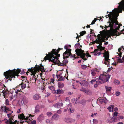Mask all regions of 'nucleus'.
Returning <instances> with one entry per match:
<instances>
[{
    "label": "nucleus",
    "instance_id": "obj_51",
    "mask_svg": "<svg viewBox=\"0 0 124 124\" xmlns=\"http://www.w3.org/2000/svg\"><path fill=\"white\" fill-rule=\"evenodd\" d=\"M93 123H94L95 124H96L98 122V121L96 119H93Z\"/></svg>",
    "mask_w": 124,
    "mask_h": 124
},
{
    "label": "nucleus",
    "instance_id": "obj_45",
    "mask_svg": "<svg viewBox=\"0 0 124 124\" xmlns=\"http://www.w3.org/2000/svg\"><path fill=\"white\" fill-rule=\"evenodd\" d=\"M86 102V101L84 100H82L81 101V103L82 104V105H83L85 104Z\"/></svg>",
    "mask_w": 124,
    "mask_h": 124
},
{
    "label": "nucleus",
    "instance_id": "obj_53",
    "mask_svg": "<svg viewBox=\"0 0 124 124\" xmlns=\"http://www.w3.org/2000/svg\"><path fill=\"white\" fill-rule=\"evenodd\" d=\"M31 74V75H33V76L32 77L34 78H35V79H36L37 78H36V77L35 76V74H36V72H34V73H33L32 74Z\"/></svg>",
    "mask_w": 124,
    "mask_h": 124
},
{
    "label": "nucleus",
    "instance_id": "obj_64",
    "mask_svg": "<svg viewBox=\"0 0 124 124\" xmlns=\"http://www.w3.org/2000/svg\"><path fill=\"white\" fill-rule=\"evenodd\" d=\"M120 94V93L119 92H116V95L117 96H119Z\"/></svg>",
    "mask_w": 124,
    "mask_h": 124
},
{
    "label": "nucleus",
    "instance_id": "obj_31",
    "mask_svg": "<svg viewBox=\"0 0 124 124\" xmlns=\"http://www.w3.org/2000/svg\"><path fill=\"white\" fill-rule=\"evenodd\" d=\"M58 87L59 88H62L64 86V84L63 83H62L61 82H58Z\"/></svg>",
    "mask_w": 124,
    "mask_h": 124
},
{
    "label": "nucleus",
    "instance_id": "obj_15",
    "mask_svg": "<svg viewBox=\"0 0 124 124\" xmlns=\"http://www.w3.org/2000/svg\"><path fill=\"white\" fill-rule=\"evenodd\" d=\"M96 83L98 84L99 85L100 84H102L104 83V82H103V80H102V79L100 78V76L98 78L96 79Z\"/></svg>",
    "mask_w": 124,
    "mask_h": 124
},
{
    "label": "nucleus",
    "instance_id": "obj_10",
    "mask_svg": "<svg viewBox=\"0 0 124 124\" xmlns=\"http://www.w3.org/2000/svg\"><path fill=\"white\" fill-rule=\"evenodd\" d=\"M68 61L67 60H63L62 62H58V63H56L54 62H53L54 64H59V65L60 66H64L66 65V64L68 63Z\"/></svg>",
    "mask_w": 124,
    "mask_h": 124
},
{
    "label": "nucleus",
    "instance_id": "obj_26",
    "mask_svg": "<svg viewBox=\"0 0 124 124\" xmlns=\"http://www.w3.org/2000/svg\"><path fill=\"white\" fill-rule=\"evenodd\" d=\"M14 117V116H11L9 118L8 120L9 123L10 124H14V122H13L12 121Z\"/></svg>",
    "mask_w": 124,
    "mask_h": 124
},
{
    "label": "nucleus",
    "instance_id": "obj_57",
    "mask_svg": "<svg viewBox=\"0 0 124 124\" xmlns=\"http://www.w3.org/2000/svg\"><path fill=\"white\" fill-rule=\"evenodd\" d=\"M95 81L96 82V79H95V80H94V79H92V80L90 81V82H91V84H93V83H94V82H95Z\"/></svg>",
    "mask_w": 124,
    "mask_h": 124
},
{
    "label": "nucleus",
    "instance_id": "obj_54",
    "mask_svg": "<svg viewBox=\"0 0 124 124\" xmlns=\"http://www.w3.org/2000/svg\"><path fill=\"white\" fill-rule=\"evenodd\" d=\"M46 122L47 123H51L52 122V121L49 119H47L46 120Z\"/></svg>",
    "mask_w": 124,
    "mask_h": 124
},
{
    "label": "nucleus",
    "instance_id": "obj_6",
    "mask_svg": "<svg viewBox=\"0 0 124 124\" xmlns=\"http://www.w3.org/2000/svg\"><path fill=\"white\" fill-rule=\"evenodd\" d=\"M76 54L78 56H80L84 60L86 61L87 59L85 57V54L84 53V50H82L81 48L77 49L75 50Z\"/></svg>",
    "mask_w": 124,
    "mask_h": 124
},
{
    "label": "nucleus",
    "instance_id": "obj_55",
    "mask_svg": "<svg viewBox=\"0 0 124 124\" xmlns=\"http://www.w3.org/2000/svg\"><path fill=\"white\" fill-rule=\"evenodd\" d=\"M68 48V46L66 45L64 47V48L66 50H68V51H69V50L70 49H69Z\"/></svg>",
    "mask_w": 124,
    "mask_h": 124
},
{
    "label": "nucleus",
    "instance_id": "obj_23",
    "mask_svg": "<svg viewBox=\"0 0 124 124\" xmlns=\"http://www.w3.org/2000/svg\"><path fill=\"white\" fill-rule=\"evenodd\" d=\"M18 118L19 119H24L26 120V117L24 116V114L23 113L19 115L18 116Z\"/></svg>",
    "mask_w": 124,
    "mask_h": 124
},
{
    "label": "nucleus",
    "instance_id": "obj_3",
    "mask_svg": "<svg viewBox=\"0 0 124 124\" xmlns=\"http://www.w3.org/2000/svg\"><path fill=\"white\" fill-rule=\"evenodd\" d=\"M109 13V14L108 15L109 19L108 23H110V26L112 27V25H111L113 24V23H115V25H118V27L120 28V26L119 25V24L117 20V16L115 15L112 12H110Z\"/></svg>",
    "mask_w": 124,
    "mask_h": 124
},
{
    "label": "nucleus",
    "instance_id": "obj_40",
    "mask_svg": "<svg viewBox=\"0 0 124 124\" xmlns=\"http://www.w3.org/2000/svg\"><path fill=\"white\" fill-rule=\"evenodd\" d=\"M81 68L83 70H85L87 68V66L85 65H82L81 66Z\"/></svg>",
    "mask_w": 124,
    "mask_h": 124
},
{
    "label": "nucleus",
    "instance_id": "obj_5",
    "mask_svg": "<svg viewBox=\"0 0 124 124\" xmlns=\"http://www.w3.org/2000/svg\"><path fill=\"white\" fill-rule=\"evenodd\" d=\"M104 51V53H102V54H103V56L104 57V59L102 61V63L105 65H108V63L109 64L110 61V59H109V52L108 51H106L105 50Z\"/></svg>",
    "mask_w": 124,
    "mask_h": 124
},
{
    "label": "nucleus",
    "instance_id": "obj_58",
    "mask_svg": "<svg viewBox=\"0 0 124 124\" xmlns=\"http://www.w3.org/2000/svg\"><path fill=\"white\" fill-rule=\"evenodd\" d=\"M86 89H84V88H81L80 89V90L81 91L83 92H85V90Z\"/></svg>",
    "mask_w": 124,
    "mask_h": 124
},
{
    "label": "nucleus",
    "instance_id": "obj_34",
    "mask_svg": "<svg viewBox=\"0 0 124 124\" xmlns=\"http://www.w3.org/2000/svg\"><path fill=\"white\" fill-rule=\"evenodd\" d=\"M107 122L108 123H110L114 122V120H113L112 119H111V118L109 117V119H108L107 121Z\"/></svg>",
    "mask_w": 124,
    "mask_h": 124
},
{
    "label": "nucleus",
    "instance_id": "obj_32",
    "mask_svg": "<svg viewBox=\"0 0 124 124\" xmlns=\"http://www.w3.org/2000/svg\"><path fill=\"white\" fill-rule=\"evenodd\" d=\"M114 106L113 105H111L108 108V109L109 110V111L111 112V109L113 110L114 108Z\"/></svg>",
    "mask_w": 124,
    "mask_h": 124
},
{
    "label": "nucleus",
    "instance_id": "obj_7",
    "mask_svg": "<svg viewBox=\"0 0 124 124\" xmlns=\"http://www.w3.org/2000/svg\"><path fill=\"white\" fill-rule=\"evenodd\" d=\"M105 74L104 73L103 74H101L100 75V78L103 80V82L104 83L107 82L109 80L110 78V75L106 73Z\"/></svg>",
    "mask_w": 124,
    "mask_h": 124
},
{
    "label": "nucleus",
    "instance_id": "obj_48",
    "mask_svg": "<svg viewBox=\"0 0 124 124\" xmlns=\"http://www.w3.org/2000/svg\"><path fill=\"white\" fill-rule=\"evenodd\" d=\"M102 39V38L101 37L98 38V39H97V41L98 42V44H99L100 42H101Z\"/></svg>",
    "mask_w": 124,
    "mask_h": 124
},
{
    "label": "nucleus",
    "instance_id": "obj_9",
    "mask_svg": "<svg viewBox=\"0 0 124 124\" xmlns=\"http://www.w3.org/2000/svg\"><path fill=\"white\" fill-rule=\"evenodd\" d=\"M120 35V33L117 31H113L110 33V34L108 35V37H110L111 36H119Z\"/></svg>",
    "mask_w": 124,
    "mask_h": 124
},
{
    "label": "nucleus",
    "instance_id": "obj_16",
    "mask_svg": "<svg viewBox=\"0 0 124 124\" xmlns=\"http://www.w3.org/2000/svg\"><path fill=\"white\" fill-rule=\"evenodd\" d=\"M118 4L119 5L118 7L121 8L123 11H124V0H122L120 3H119Z\"/></svg>",
    "mask_w": 124,
    "mask_h": 124
},
{
    "label": "nucleus",
    "instance_id": "obj_36",
    "mask_svg": "<svg viewBox=\"0 0 124 124\" xmlns=\"http://www.w3.org/2000/svg\"><path fill=\"white\" fill-rule=\"evenodd\" d=\"M105 88L106 89V92H110L111 91V88L110 87H108L107 86H105Z\"/></svg>",
    "mask_w": 124,
    "mask_h": 124
},
{
    "label": "nucleus",
    "instance_id": "obj_13",
    "mask_svg": "<svg viewBox=\"0 0 124 124\" xmlns=\"http://www.w3.org/2000/svg\"><path fill=\"white\" fill-rule=\"evenodd\" d=\"M98 101L101 103L102 104L104 103H107L108 102V100L106 98H100L98 99Z\"/></svg>",
    "mask_w": 124,
    "mask_h": 124
},
{
    "label": "nucleus",
    "instance_id": "obj_30",
    "mask_svg": "<svg viewBox=\"0 0 124 124\" xmlns=\"http://www.w3.org/2000/svg\"><path fill=\"white\" fill-rule=\"evenodd\" d=\"M44 117L43 114H41L39 115L38 118V119L39 120H42L44 119Z\"/></svg>",
    "mask_w": 124,
    "mask_h": 124
},
{
    "label": "nucleus",
    "instance_id": "obj_38",
    "mask_svg": "<svg viewBox=\"0 0 124 124\" xmlns=\"http://www.w3.org/2000/svg\"><path fill=\"white\" fill-rule=\"evenodd\" d=\"M108 23H109V26H107L106 25H105V27L106 28H108V27H110L111 28H113V27H114V23H113V24H112L111 25H112V27H111L110 26V23H108V22H107Z\"/></svg>",
    "mask_w": 124,
    "mask_h": 124
},
{
    "label": "nucleus",
    "instance_id": "obj_43",
    "mask_svg": "<svg viewBox=\"0 0 124 124\" xmlns=\"http://www.w3.org/2000/svg\"><path fill=\"white\" fill-rule=\"evenodd\" d=\"M98 20V19L96 18H95L94 20H93L92 22L91 23V24H90V25L91 24H94L95 23V22H96V21H97V20Z\"/></svg>",
    "mask_w": 124,
    "mask_h": 124
},
{
    "label": "nucleus",
    "instance_id": "obj_39",
    "mask_svg": "<svg viewBox=\"0 0 124 124\" xmlns=\"http://www.w3.org/2000/svg\"><path fill=\"white\" fill-rule=\"evenodd\" d=\"M64 79V78L62 76H61L58 80V81H63Z\"/></svg>",
    "mask_w": 124,
    "mask_h": 124
},
{
    "label": "nucleus",
    "instance_id": "obj_29",
    "mask_svg": "<svg viewBox=\"0 0 124 124\" xmlns=\"http://www.w3.org/2000/svg\"><path fill=\"white\" fill-rule=\"evenodd\" d=\"M4 112L7 113H8L7 111H10L11 110L9 108L6 107L5 106H4Z\"/></svg>",
    "mask_w": 124,
    "mask_h": 124
},
{
    "label": "nucleus",
    "instance_id": "obj_17",
    "mask_svg": "<svg viewBox=\"0 0 124 124\" xmlns=\"http://www.w3.org/2000/svg\"><path fill=\"white\" fill-rule=\"evenodd\" d=\"M40 97V94H36L33 95V98L34 100H39Z\"/></svg>",
    "mask_w": 124,
    "mask_h": 124
},
{
    "label": "nucleus",
    "instance_id": "obj_50",
    "mask_svg": "<svg viewBox=\"0 0 124 124\" xmlns=\"http://www.w3.org/2000/svg\"><path fill=\"white\" fill-rule=\"evenodd\" d=\"M115 83L116 84H118L120 83V82L118 80H115Z\"/></svg>",
    "mask_w": 124,
    "mask_h": 124
},
{
    "label": "nucleus",
    "instance_id": "obj_2",
    "mask_svg": "<svg viewBox=\"0 0 124 124\" xmlns=\"http://www.w3.org/2000/svg\"><path fill=\"white\" fill-rule=\"evenodd\" d=\"M21 71V70L19 69H17L16 70L15 69L12 70H9L4 72V75L6 79L9 78L8 80L11 81L12 79L14 80L15 77L18 76Z\"/></svg>",
    "mask_w": 124,
    "mask_h": 124
},
{
    "label": "nucleus",
    "instance_id": "obj_60",
    "mask_svg": "<svg viewBox=\"0 0 124 124\" xmlns=\"http://www.w3.org/2000/svg\"><path fill=\"white\" fill-rule=\"evenodd\" d=\"M4 88L3 87V85H2V84H0V89L2 90Z\"/></svg>",
    "mask_w": 124,
    "mask_h": 124
},
{
    "label": "nucleus",
    "instance_id": "obj_56",
    "mask_svg": "<svg viewBox=\"0 0 124 124\" xmlns=\"http://www.w3.org/2000/svg\"><path fill=\"white\" fill-rule=\"evenodd\" d=\"M69 110H70V112L71 113H73L74 111V110L73 109V108H70Z\"/></svg>",
    "mask_w": 124,
    "mask_h": 124
},
{
    "label": "nucleus",
    "instance_id": "obj_62",
    "mask_svg": "<svg viewBox=\"0 0 124 124\" xmlns=\"http://www.w3.org/2000/svg\"><path fill=\"white\" fill-rule=\"evenodd\" d=\"M18 92H21V89L20 90L18 89L17 90V91H16L15 93L16 94H18Z\"/></svg>",
    "mask_w": 124,
    "mask_h": 124
},
{
    "label": "nucleus",
    "instance_id": "obj_28",
    "mask_svg": "<svg viewBox=\"0 0 124 124\" xmlns=\"http://www.w3.org/2000/svg\"><path fill=\"white\" fill-rule=\"evenodd\" d=\"M33 116L30 114L28 116H26V120H31L32 119V117H33Z\"/></svg>",
    "mask_w": 124,
    "mask_h": 124
},
{
    "label": "nucleus",
    "instance_id": "obj_25",
    "mask_svg": "<svg viewBox=\"0 0 124 124\" xmlns=\"http://www.w3.org/2000/svg\"><path fill=\"white\" fill-rule=\"evenodd\" d=\"M30 83L34 84L36 83V79L34 78L31 77L30 78Z\"/></svg>",
    "mask_w": 124,
    "mask_h": 124
},
{
    "label": "nucleus",
    "instance_id": "obj_42",
    "mask_svg": "<svg viewBox=\"0 0 124 124\" xmlns=\"http://www.w3.org/2000/svg\"><path fill=\"white\" fill-rule=\"evenodd\" d=\"M46 115L48 117H50L52 115V113L50 112H48L46 113Z\"/></svg>",
    "mask_w": 124,
    "mask_h": 124
},
{
    "label": "nucleus",
    "instance_id": "obj_22",
    "mask_svg": "<svg viewBox=\"0 0 124 124\" xmlns=\"http://www.w3.org/2000/svg\"><path fill=\"white\" fill-rule=\"evenodd\" d=\"M59 117V115L57 113H55L53 116L52 118L55 120H58Z\"/></svg>",
    "mask_w": 124,
    "mask_h": 124
},
{
    "label": "nucleus",
    "instance_id": "obj_52",
    "mask_svg": "<svg viewBox=\"0 0 124 124\" xmlns=\"http://www.w3.org/2000/svg\"><path fill=\"white\" fill-rule=\"evenodd\" d=\"M36 122L35 120H33L31 121V124H36Z\"/></svg>",
    "mask_w": 124,
    "mask_h": 124
},
{
    "label": "nucleus",
    "instance_id": "obj_33",
    "mask_svg": "<svg viewBox=\"0 0 124 124\" xmlns=\"http://www.w3.org/2000/svg\"><path fill=\"white\" fill-rule=\"evenodd\" d=\"M118 59H117V60L118 61V62H119L122 63L123 62V61L122 59H121V56L120 55H118Z\"/></svg>",
    "mask_w": 124,
    "mask_h": 124
},
{
    "label": "nucleus",
    "instance_id": "obj_21",
    "mask_svg": "<svg viewBox=\"0 0 124 124\" xmlns=\"http://www.w3.org/2000/svg\"><path fill=\"white\" fill-rule=\"evenodd\" d=\"M85 93L86 94L88 95H91L92 94V92L91 90L88 89H86L85 90Z\"/></svg>",
    "mask_w": 124,
    "mask_h": 124
},
{
    "label": "nucleus",
    "instance_id": "obj_44",
    "mask_svg": "<svg viewBox=\"0 0 124 124\" xmlns=\"http://www.w3.org/2000/svg\"><path fill=\"white\" fill-rule=\"evenodd\" d=\"M48 88L50 90L52 91H53L54 89V88L53 86H48Z\"/></svg>",
    "mask_w": 124,
    "mask_h": 124
},
{
    "label": "nucleus",
    "instance_id": "obj_24",
    "mask_svg": "<svg viewBox=\"0 0 124 124\" xmlns=\"http://www.w3.org/2000/svg\"><path fill=\"white\" fill-rule=\"evenodd\" d=\"M118 114V113L117 112H115L114 113V118L113 117H112L111 118V119H112L113 120H114V122H116V119L115 117H116L117 116V115Z\"/></svg>",
    "mask_w": 124,
    "mask_h": 124
},
{
    "label": "nucleus",
    "instance_id": "obj_47",
    "mask_svg": "<svg viewBox=\"0 0 124 124\" xmlns=\"http://www.w3.org/2000/svg\"><path fill=\"white\" fill-rule=\"evenodd\" d=\"M5 104L6 105H9V102L8 100L7 99L5 101Z\"/></svg>",
    "mask_w": 124,
    "mask_h": 124
},
{
    "label": "nucleus",
    "instance_id": "obj_61",
    "mask_svg": "<svg viewBox=\"0 0 124 124\" xmlns=\"http://www.w3.org/2000/svg\"><path fill=\"white\" fill-rule=\"evenodd\" d=\"M57 113L59 114H61L62 113V111L61 110L59 109L57 111Z\"/></svg>",
    "mask_w": 124,
    "mask_h": 124
},
{
    "label": "nucleus",
    "instance_id": "obj_37",
    "mask_svg": "<svg viewBox=\"0 0 124 124\" xmlns=\"http://www.w3.org/2000/svg\"><path fill=\"white\" fill-rule=\"evenodd\" d=\"M84 81V80H83L82 81H76V82L77 83H78V84H80L82 86L84 84L83 82Z\"/></svg>",
    "mask_w": 124,
    "mask_h": 124
},
{
    "label": "nucleus",
    "instance_id": "obj_59",
    "mask_svg": "<svg viewBox=\"0 0 124 124\" xmlns=\"http://www.w3.org/2000/svg\"><path fill=\"white\" fill-rule=\"evenodd\" d=\"M62 76V74H61L59 75H56V76L57 77V78L59 79V78L60 77V76Z\"/></svg>",
    "mask_w": 124,
    "mask_h": 124
},
{
    "label": "nucleus",
    "instance_id": "obj_41",
    "mask_svg": "<svg viewBox=\"0 0 124 124\" xmlns=\"http://www.w3.org/2000/svg\"><path fill=\"white\" fill-rule=\"evenodd\" d=\"M86 33V31H82L80 33V36H83L84 34H85Z\"/></svg>",
    "mask_w": 124,
    "mask_h": 124
},
{
    "label": "nucleus",
    "instance_id": "obj_14",
    "mask_svg": "<svg viewBox=\"0 0 124 124\" xmlns=\"http://www.w3.org/2000/svg\"><path fill=\"white\" fill-rule=\"evenodd\" d=\"M63 105V103L60 102H57L53 105L55 108H59L61 106L62 107Z\"/></svg>",
    "mask_w": 124,
    "mask_h": 124
},
{
    "label": "nucleus",
    "instance_id": "obj_35",
    "mask_svg": "<svg viewBox=\"0 0 124 124\" xmlns=\"http://www.w3.org/2000/svg\"><path fill=\"white\" fill-rule=\"evenodd\" d=\"M98 49H94V51L93 52V54L94 55H96L97 54H98Z\"/></svg>",
    "mask_w": 124,
    "mask_h": 124
},
{
    "label": "nucleus",
    "instance_id": "obj_4",
    "mask_svg": "<svg viewBox=\"0 0 124 124\" xmlns=\"http://www.w3.org/2000/svg\"><path fill=\"white\" fill-rule=\"evenodd\" d=\"M66 50L65 52L63 54V59H65L66 58H68L69 57L71 58H73V60H74L75 59L77 58V57H75L76 55L75 54H72L71 53V49H70L69 50Z\"/></svg>",
    "mask_w": 124,
    "mask_h": 124
},
{
    "label": "nucleus",
    "instance_id": "obj_11",
    "mask_svg": "<svg viewBox=\"0 0 124 124\" xmlns=\"http://www.w3.org/2000/svg\"><path fill=\"white\" fill-rule=\"evenodd\" d=\"M35 68L37 71H39V70H42L43 72L45 71L43 66H42L41 64H40L38 66L36 65L35 66Z\"/></svg>",
    "mask_w": 124,
    "mask_h": 124
},
{
    "label": "nucleus",
    "instance_id": "obj_49",
    "mask_svg": "<svg viewBox=\"0 0 124 124\" xmlns=\"http://www.w3.org/2000/svg\"><path fill=\"white\" fill-rule=\"evenodd\" d=\"M4 120L5 123L6 124H10L9 123L8 120L7 119L5 118L4 119Z\"/></svg>",
    "mask_w": 124,
    "mask_h": 124
},
{
    "label": "nucleus",
    "instance_id": "obj_12",
    "mask_svg": "<svg viewBox=\"0 0 124 124\" xmlns=\"http://www.w3.org/2000/svg\"><path fill=\"white\" fill-rule=\"evenodd\" d=\"M64 121L65 122L69 123L74 122L75 121V120L70 118L67 117L65 118Z\"/></svg>",
    "mask_w": 124,
    "mask_h": 124
},
{
    "label": "nucleus",
    "instance_id": "obj_1",
    "mask_svg": "<svg viewBox=\"0 0 124 124\" xmlns=\"http://www.w3.org/2000/svg\"><path fill=\"white\" fill-rule=\"evenodd\" d=\"M62 49V48H60L59 47L57 50H56V49H53L51 52L48 53V54H46V55L44 58L45 61L48 60L49 62L58 63L60 62L58 58L60 56V54H58V53L60 50Z\"/></svg>",
    "mask_w": 124,
    "mask_h": 124
},
{
    "label": "nucleus",
    "instance_id": "obj_63",
    "mask_svg": "<svg viewBox=\"0 0 124 124\" xmlns=\"http://www.w3.org/2000/svg\"><path fill=\"white\" fill-rule=\"evenodd\" d=\"M91 74L92 76H94L96 73L95 72L92 71L91 73Z\"/></svg>",
    "mask_w": 124,
    "mask_h": 124
},
{
    "label": "nucleus",
    "instance_id": "obj_19",
    "mask_svg": "<svg viewBox=\"0 0 124 124\" xmlns=\"http://www.w3.org/2000/svg\"><path fill=\"white\" fill-rule=\"evenodd\" d=\"M54 94H62L63 93V91L60 89H58L57 90H55L54 92Z\"/></svg>",
    "mask_w": 124,
    "mask_h": 124
},
{
    "label": "nucleus",
    "instance_id": "obj_18",
    "mask_svg": "<svg viewBox=\"0 0 124 124\" xmlns=\"http://www.w3.org/2000/svg\"><path fill=\"white\" fill-rule=\"evenodd\" d=\"M40 112V107L38 104L36 105L34 112L36 114Z\"/></svg>",
    "mask_w": 124,
    "mask_h": 124
},
{
    "label": "nucleus",
    "instance_id": "obj_8",
    "mask_svg": "<svg viewBox=\"0 0 124 124\" xmlns=\"http://www.w3.org/2000/svg\"><path fill=\"white\" fill-rule=\"evenodd\" d=\"M29 83L27 81H25V83H24L22 82L21 84H19V85L17 86V88H18L19 87H20V86L21 85V88L22 89V90H23L26 87V84H28V85L27 87L28 88H29L30 87L29 85Z\"/></svg>",
    "mask_w": 124,
    "mask_h": 124
},
{
    "label": "nucleus",
    "instance_id": "obj_46",
    "mask_svg": "<svg viewBox=\"0 0 124 124\" xmlns=\"http://www.w3.org/2000/svg\"><path fill=\"white\" fill-rule=\"evenodd\" d=\"M23 102L27 103L28 102L27 99L26 98H24L23 99Z\"/></svg>",
    "mask_w": 124,
    "mask_h": 124
},
{
    "label": "nucleus",
    "instance_id": "obj_20",
    "mask_svg": "<svg viewBox=\"0 0 124 124\" xmlns=\"http://www.w3.org/2000/svg\"><path fill=\"white\" fill-rule=\"evenodd\" d=\"M28 71L32 73V74L34 73V72H36V71H37L36 70V69L35 68V66L34 67H32L31 68L29 69H28Z\"/></svg>",
    "mask_w": 124,
    "mask_h": 124
},
{
    "label": "nucleus",
    "instance_id": "obj_27",
    "mask_svg": "<svg viewBox=\"0 0 124 124\" xmlns=\"http://www.w3.org/2000/svg\"><path fill=\"white\" fill-rule=\"evenodd\" d=\"M97 49H98L99 51H102V50H104L105 48V47H103L102 46H97Z\"/></svg>",
    "mask_w": 124,
    "mask_h": 124
}]
</instances>
